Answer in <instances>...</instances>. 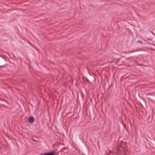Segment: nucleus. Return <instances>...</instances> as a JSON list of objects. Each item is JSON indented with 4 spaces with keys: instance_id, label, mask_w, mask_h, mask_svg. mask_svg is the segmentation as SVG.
<instances>
[{
    "instance_id": "6",
    "label": "nucleus",
    "mask_w": 155,
    "mask_h": 155,
    "mask_svg": "<svg viewBox=\"0 0 155 155\" xmlns=\"http://www.w3.org/2000/svg\"><path fill=\"white\" fill-rule=\"evenodd\" d=\"M1 66H0V68H1Z\"/></svg>"
},
{
    "instance_id": "5",
    "label": "nucleus",
    "mask_w": 155,
    "mask_h": 155,
    "mask_svg": "<svg viewBox=\"0 0 155 155\" xmlns=\"http://www.w3.org/2000/svg\"><path fill=\"white\" fill-rule=\"evenodd\" d=\"M44 155V154H43L42 153V154H40V155Z\"/></svg>"
},
{
    "instance_id": "4",
    "label": "nucleus",
    "mask_w": 155,
    "mask_h": 155,
    "mask_svg": "<svg viewBox=\"0 0 155 155\" xmlns=\"http://www.w3.org/2000/svg\"><path fill=\"white\" fill-rule=\"evenodd\" d=\"M137 42L140 43H141V44H143L142 42L140 41H138Z\"/></svg>"
},
{
    "instance_id": "2",
    "label": "nucleus",
    "mask_w": 155,
    "mask_h": 155,
    "mask_svg": "<svg viewBox=\"0 0 155 155\" xmlns=\"http://www.w3.org/2000/svg\"><path fill=\"white\" fill-rule=\"evenodd\" d=\"M34 119L33 117L31 116L29 118L28 121L30 123H32L34 121Z\"/></svg>"
},
{
    "instance_id": "3",
    "label": "nucleus",
    "mask_w": 155,
    "mask_h": 155,
    "mask_svg": "<svg viewBox=\"0 0 155 155\" xmlns=\"http://www.w3.org/2000/svg\"><path fill=\"white\" fill-rule=\"evenodd\" d=\"M139 51V50H131V51H128L127 53H128V54H130V53H132L133 52H136V51Z\"/></svg>"
},
{
    "instance_id": "1",
    "label": "nucleus",
    "mask_w": 155,
    "mask_h": 155,
    "mask_svg": "<svg viewBox=\"0 0 155 155\" xmlns=\"http://www.w3.org/2000/svg\"><path fill=\"white\" fill-rule=\"evenodd\" d=\"M55 151L53 150L52 151L49 153H46L43 154L44 155H55Z\"/></svg>"
}]
</instances>
